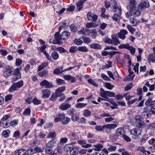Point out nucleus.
Instances as JSON below:
<instances>
[{
  "instance_id": "1",
  "label": "nucleus",
  "mask_w": 155,
  "mask_h": 155,
  "mask_svg": "<svg viewBox=\"0 0 155 155\" xmlns=\"http://www.w3.org/2000/svg\"><path fill=\"white\" fill-rule=\"evenodd\" d=\"M12 75H14L13 78V80L14 81H15L18 79H19L21 77V74L18 68H16L13 70L10 68H6V71L4 74V76L7 78Z\"/></svg>"
},
{
  "instance_id": "2",
  "label": "nucleus",
  "mask_w": 155,
  "mask_h": 155,
  "mask_svg": "<svg viewBox=\"0 0 155 155\" xmlns=\"http://www.w3.org/2000/svg\"><path fill=\"white\" fill-rule=\"evenodd\" d=\"M143 120V118L140 115H136L133 119V122L137 127L141 128L144 127L145 125Z\"/></svg>"
},
{
  "instance_id": "3",
  "label": "nucleus",
  "mask_w": 155,
  "mask_h": 155,
  "mask_svg": "<svg viewBox=\"0 0 155 155\" xmlns=\"http://www.w3.org/2000/svg\"><path fill=\"white\" fill-rule=\"evenodd\" d=\"M117 127V124H110L101 126H96L95 127L96 130L97 131H102L105 128L110 130L114 129Z\"/></svg>"
},
{
  "instance_id": "4",
  "label": "nucleus",
  "mask_w": 155,
  "mask_h": 155,
  "mask_svg": "<svg viewBox=\"0 0 155 155\" xmlns=\"http://www.w3.org/2000/svg\"><path fill=\"white\" fill-rule=\"evenodd\" d=\"M125 133V130L124 128L122 127H119L116 129L115 135L114 136V139L122 137Z\"/></svg>"
},
{
  "instance_id": "5",
  "label": "nucleus",
  "mask_w": 155,
  "mask_h": 155,
  "mask_svg": "<svg viewBox=\"0 0 155 155\" xmlns=\"http://www.w3.org/2000/svg\"><path fill=\"white\" fill-rule=\"evenodd\" d=\"M149 7L150 4L147 0H141V2L138 5V8L139 10H143Z\"/></svg>"
},
{
  "instance_id": "6",
  "label": "nucleus",
  "mask_w": 155,
  "mask_h": 155,
  "mask_svg": "<svg viewBox=\"0 0 155 155\" xmlns=\"http://www.w3.org/2000/svg\"><path fill=\"white\" fill-rule=\"evenodd\" d=\"M100 91L101 96L104 98H105L106 96L110 97H114L115 96L114 93L109 91H105L102 88H100Z\"/></svg>"
},
{
  "instance_id": "7",
  "label": "nucleus",
  "mask_w": 155,
  "mask_h": 155,
  "mask_svg": "<svg viewBox=\"0 0 155 155\" xmlns=\"http://www.w3.org/2000/svg\"><path fill=\"white\" fill-rule=\"evenodd\" d=\"M142 129L137 127L131 129L130 131L131 134L135 136H139L141 134Z\"/></svg>"
},
{
  "instance_id": "8",
  "label": "nucleus",
  "mask_w": 155,
  "mask_h": 155,
  "mask_svg": "<svg viewBox=\"0 0 155 155\" xmlns=\"http://www.w3.org/2000/svg\"><path fill=\"white\" fill-rule=\"evenodd\" d=\"M40 85L41 87H45L46 88H52L53 87L51 83L45 80L42 81L40 83Z\"/></svg>"
},
{
  "instance_id": "9",
  "label": "nucleus",
  "mask_w": 155,
  "mask_h": 155,
  "mask_svg": "<svg viewBox=\"0 0 155 155\" xmlns=\"http://www.w3.org/2000/svg\"><path fill=\"white\" fill-rule=\"evenodd\" d=\"M110 7L112 10L114 12H117L118 10V9L121 8H118L117 3L115 0H111L110 1Z\"/></svg>"
},
{
  "instance_id": "10",
  "label": "nucleus",
  "mask_w": 155,
  "mask_h": 155,
  "mask_svg": "<svg viewBox=\"0 0 155 155\" xmlns=\"http://www.w3.org/2000/svg\"><path fill=\"white\" fill-rule=\"evenodd\" d=\"M42 94L41 97L43 98H46L49 97L51 94L50 90L48 89H44L41 91Z\"/></svg>"
},
{
  "instance_id": "11",
  "label": "nucleus",
  "mask_w": 155,
  "mask_h": 155,
  "mask_svg": "<svg viewBox=\"0 0 155 155\" xmlns=\"http://www.w3.org/2000/svg\"><path fill=\"white\" fill-rule=\"evenodd\" d=\"M117 14L115 13L114 15L112 17L113 20H115L116 21H119L120 16V15L121 13V8H119L118 9V10L115 12Z\"/></svg>"
},
{
  "instance_id": "12",
  "label": "nucleus",
  "mask_w": 155,
  "mask_h": 155,
  "mask_svg": "<svg viewBox=\"0 0 155 155\" xmlns=\"http://www.w3.org/2000/svg\"><path fill=\"white\" fill-rule=\"evenodd\" d=\"M128 33V31L126 30H121L117 34L118 37L122 40H124L126 38L125 35Z\"/></svg>"
},
{
  "instance_id": "13",
  "label": "nucleus",
  "mask_w": 155,
  "mask_h": 155,
  "mask_svg": "<svg viewBox=\"0 0 155 155\" xmlns=\"http://www.w3.org/2000/svg\"><path fill=\"white\" fill-rule=\"evenodd\" d=\"M98 16L90 12L88 13L87 18L88 19L89 21L95 22L97 19Z\"/></svg>"
},
{
  "instance_id": "14",
  "label": "nucleus",
  "mask_w": 155,
  "mask_h": 155,
  "mask_svg": "<svg viewBox=\"0 0 155 155\" xmlns=\"http://www.w3.org/2000/svg\"><path fill=\"white\" fill-rule=\"evenodd\" d=\"M112 38V44L114 45H117L118 44H120V43L119 40L117 38V36L115 35H111Z\"/></svg>"
},
{
  "instance_id": "15",
  "label": "nucleus",
  "mask_w": 155,
  "mask_h": 155,
  "mask_svg": "<svg viewBox=\"0 0 155 155\" xmlns=\"http://www.w3.org/2000/svg\"><path fill=\"white\" fill-rule=\"evenodd\" d=\"M69 138L72 140L78 139L79 138V135L76 132H71L68 135Z\"/></svg>"
},
{
  "instance_id": "16",
  "label": "nucleus",
  "mask_w": 155,
  "mask_h": 155,
  "mask_svg": "<svg viewBox=\"0 0 155 155\" xmlns=\"http://www.w3.org/2000/svg\"><path fill=\"white\" fill-rule=\"evenodd\" d=\"M65 116V114L63 113H58L57 114L54 119V121L55 122L61 121L64 117Z\"/></svg>"
},
{
  "instance_id": "17",
  "label": "nucleus",
  "mask_w": 155,
  "mask_h": 155,
  "mask_svg": "<svg viewBox=\"0 0 155 155\" xmlns=\"http://www.w3.org/2000/svg\"><path fill=\"white\" fill-rule=\"evenodd\" d=\"M130 24L133 26H137L140 23V21L136 20L133 17H131L130 20Z\"/></svg>"
},
{
  "instance_id": "18",
  "label": "nucleus",
  "mask_w": 155,
  "mask_h": 155,
  "mask_svg": "<svg viewBox=\"0 0 155 155\" xmlns=\"http://www.w3.org/2000/svg\"><path fill=\"white\" fill-rule=\"evenodd\" d=\"M62 39L64 40L68 39L70 37V33L68 31H65L61 34Z\"/></svg>"
},
{
  "instance_id": "19",
  "label": "nucleus",
  "mask_w": 155,
  "mask_h": 155,
  "mask_svg": "<svg viewBox=\"0 0 155 155\" xmlns=\"http://www.w3.org/2000/svg\"><path fill=\"white\" fill-rule=\"evenodd\" d=\"M71 106L69 104L63 103L59 106V108L62 110H65L70 108Z\"/></svg>"
},
{
  "instance_id": "20",
  "label": "nucleus",
  "mask_w": 155,
  "mask_h": 155,
  "mask_svg": "<svg viewBox=\"0 0 155 155\" xmlns=\"http://www.w3.org/2000/svg\"><path fill=\"white\" fill-rule=\"evenodd\" d=\"M74 147L72 144L70 143L66 145L64 147V149L65 151L70 152V151L73 149Z\"/></svg>"
},
{
  "instance_id": "21",
  "label": "nucleus",
  "mask_w": 155,
  "mask_h": 155,
  "mask_svg": "<svg viewBox=\"0 0 155 155\" xmlns=\"http://www.w3.org/2000/svg\"><path fill=\"white\" fill-rule=\"evenodd\" d=\"M90 47L95 49H100L101 48V45L97 43H93L90 45Z\"/></svg>"
},
{
  "instance_id": "22",
  "label": "nucleus",
  "mask_w": 155,
  "mask_h": 155,
  "mask_svg": "<svg viewBox=\"0 0 155 155\" xmlns=\"http://www.w3.org/2000/svg\"><path fill=\"white\" fill-rule=\"evenodd\" d=\"M45 150V152L47 154H50L52 152L51 147L47 145L43 148V150Z\"/></svg>"
},
{
  "instance_id": "23",
  "label": "nucleus",
  "mask_w": 155,
  "mask_h": 155,
  "mask_svg": "<svg viewBox=\"0 0 155 155\" xmlns=\"http://www.w3.org/2000/svg\"><path fill=\"white\" fill-rule=\"evenodd\" d=\"M26 151L24 149H19L16 151V155H26Z\"/></svg>"
},
{
  "instance_id": "24",
  "label": "nucleus",
  "mask_w": 155,
  "mask_h": 155,
  "mask_svg": "<svg viewBox=\"0 0 155 155\" xmlns=\"http://www.w3.org/2000/svg\"><path fill=\"white\" fill-rule=\"evenodd\" d=\"M64 71V70H63V67H61L60 68H57L54 70L53 73L54 74H59L62 73Z\"/></svg>"
},
{
  "instance_id": "25",
  "label": "nucleus",
  "mask_w": 155,
  "mask_h": 155,
  "mask_svg": "<svg viewBox=\"0 0 155 155\" xmlns=\"http://www.w3.org/2000/svg\"><path fill=\"white\" fill-rule=\"evenodd\" d=\"M84 1L83 0H81L79 1L77 3V7L79 11L81 10L83 7V4Z\"/></svg>"
},
{
  "instance_id": "26",
  "label": "nucleus",
  "mask_w": 155,
  "mask_h": 155,
  "mask_svg": "<svg viewBox=\"0 0 155 155\" xmlns=\"http://www.w3.org/2000/svg\"><path fill=\"white\" fill-rule=\"evenodd\" d=\"M70 120L71 119L70 118L68 117H65V116L61 121L63 124H66L68 123Z\"/></svg>"
},
{
  "instance_id": "27",
  "label": "nucleus",
  "mask_w": 155,
  "mask_h": 155,
  "mask_svg": "<svg viewBox=\"0 0 155 155\" xmlns=\"http://www.w3.org/2000/svg\"><path fill=\"white\" fill-rule=\"evenodd\" d=\"M127 8L128 10H130V12H132L136 9V7L135 5L129 4L127 7Z\"/></svg>"
},
{
  "instance_id": "28",
  "label": "nucleus",
  "mask_w": 155,
  "mask_h": 155,
  "mask_svg": "<svg viewBox=\"0 0 155 155\" xmlns=\"http://www.w3.org/2000/svg\"><path fill=\"white\" fill-rule=\"evenodd\" d=\"M78 51L82 52H87L88 51V49L85 46H80L78 47Z\"/></svg>"
},
{
  "instance_id": "29",
  "label": "nucleus",
  "mask_w": 155,
  "mask_h": 155,
  "mask_svg": "<svg viewBox=\"0 0 155 155\" xmlns=\"http://www.w3.org/2000/svg\"><path fill=\"white\" fill-rule=\"evenodd\" d=\"M59 32L58 31L56 32L54 35V38L55 39L57 40L58 41H61V40L62 39L61 34L60 35Z\"/></svg>"
},
{
  "instance_id": "30",
  "label": "nucleus",
  "mask_w": 155,
  "mask_h": 155,
  "mask_svg": "<svg viewBox=\"0 0 155 155\" xmlns=\"http://www.w3.org/2000/svg\"><path fill=\"white\" fill-rule=\"evenodd\" d=\"M48 71L44 70L41 71H39L38 73L39 75L41 77H45L48 75Z\"/></svg>"
},
{
  "instance_id": "31",
  "label": "nucleus",
  "mask_w": 155,
  "mask_h": 155,
  "mask_svg": "<svg viewBox=\"0 0 155 155\" xmlns=\"http://www.w3.org/2000/svg\"><path fill=\"white\" fill-rule=\"evenodd\" d=\"M48 64V62H45L43 63L42 64L40 65L38 67V71H40L41 70H42L44 68H45Z\"/></svg>"
},
{
  "instance_id": "32",
  "label": "nucleus",
  "mask_w": 155,
  "mask_h": 155,
  "mask_svg": "<svg viewBox=\"0 0 155 155\" xmlns=\"http://www.w3.org/2000/svg\"><path fill=\"white\" fill-rule=\"evenodd\" d=\"M87 105V104L78 103L75 105V107L76 108H81L85 107Z\"/></svg>"
},
{
  "instance_id": "33",
  "label": "nucleus",
  "mask_w": 155,
  "mask_h": 155,
  "mask_svg": "<svg viewBox=\"0 0 155 155\" xmlns=\"http://www.w3.org/2000/svg\"><path fill=\"white\" fill-rule=\"evenodd\" d=\"M94 147H95V148L94 149V150L98 151H100L103 148V146L102 144H100L94 145Z\"/></svg>"
},
{
  "instance_id": "34",
  "label": "nucleus",
  "mask_w": 155,
  "mask_h": 155,
  "mask_svg": "<svg viewBox=\"0 0 155 155\" xmlns=\"http://www.w3.org/2000/svg\"><path fill=\"white\" fill-rule=\"evenodd\" d=\"M130 46V45L128 43H127L126 44H122L121 45H119L118 48L119 49L125 48L128 49Z\"/></svg>"
},
{
  "instance_id": "35",
  "label": "nucleus",
  "mask_w": 155,
  "mask_h": 155,
  "mask_svg": "<svg viewBox=\"0 0 155 155\" xmlns=\"http://www.w3.org/2000/svg\"><path fill=\"white\" fill-rule=\"evenodd\" d=\"M51 56L54 60H56L59 58V54L58 53L55 51L52 52L51 54Z\"/></svg>"
},
{
  "instance_id": "36",
  "label": "nucleus",
  "mask_w": 155,
  "mask_h": 155,
  "mask_svg": "<svg viewBox=\"0 0 155 155\" xmlns=\"http://www.w3.org/2000/svg\"><path fill=\"white\" fill-rule=\"evenodd\" d=\"M91 115V112L88 109H86L83 111V115L85 117H87Z\"/></svg>"
},
{
  "instance_id": "37",
  "label": "nucleus",
  "mask_w": 155,
  "mask_h": 155,
  "mask_svg": "<svg viewBox=\"0 0 155 155\" xmlns=\"http://www.w3.org/2000/svg\"><path fill=\"white\" fill-rule=\"evenodd\" d=\"M18 89L17 87V85L15 84H14L9 88V90L10 91L12 92L15 90H17Z\"/></svg>"
},
{
  "instance_id": "38",
  "label": "nucleus",
  "mask_w": 155,
  "mask_h": 155,
  "mask_svg": "<svg viewBox=\"0 0 155 155\" xmlns=\"http://www.w3.org/2000/svg\"><path fill=\"white\" fill-rule=\"evenodd\" d=\"M78 150L77 149L76 147H74L71 151H70V154L71 155H76L77 154Z\"/></svg>"
},
{
  "instance_id": "39",
  "label": "nucleus",
  "mask_w": 155,
  "mask_h": 155,
  "mask_svg": "<svg viewBox=\"0 0 155 155\" xmlns=\"http://www.w3.org/2000/svg\"><path fill=\"white\" fill-rule=\"evenodd\" d=\"M96 26V25L93 22L87 23L86 24V28H94Z\"/></svg>"
},
{
  "instance_id": "40",
  "label": "nucleus",
  "mask_w": 155,
  "mask_h": 155,
  "mask_svg": "<svg viewBox=\"0 0 155 155\" xmlns=\"http://www.w3.org/2000/svg\"><path fill=\"white\" fill-rule=\"evenodd\" d=\"M78 142L79 144L81 145L82 147L84 148L87 141L84 140H79L78 141Z\"/></svg>"
},
{
  "instance_id": "41",
  "label": "nucleus",
  "mask_w": 155,
  "mask_h": 155,
  "mask_svg": "<svg viewBox=\"0 0 155 155\" xmlns=\"http://www.w3.org/2000/svg\"><path fill=\"white\" fill-rule=\"evenodd\" d=\"M145 148L143 146H139L136 148V150L137 151H140L143 153H144L145 151Z\"/></svg>"
},
{
  "instance_id": "42",
  "label": "nucleus",
  "mask_w": 155,
  "mask_h": 155,
  "mask_svg": "<svg viewBox=\"0 0 155 155\" xmlns=\"http://www.w3.org/2000/svg\"><path fill=\"white\" fill-rule=\"evenodd\" d=\"M74 43L78 45H81L83 43V41L79 38L75 39L74 41Z\"/></svg>"
},
{
  "instance_id": "43",
  "label": "nucleus",
  "mask_w": 155,
  "mask_h": 155,
  "mask_svg": "<svg viewBox=\"0 0 155 155\" xmlns=\"http://www.w3.org/2000/svg\"><path fill=\"white\" fill-rule=\"evenodd\" d=\"M79 116L78 115H76V114L72 115L71 117V120L74 121H76L78 120Z\"/></svg>"
},
{
  "instance_id": "44",
  "label": "nucleus",
  "mask_w": 155,
  "mask_h": 155,
  "mask_svg": "<svg viewBox=\"0 0 155 155\" xmlns=\"http://www.w3.org/2000/svg\"><path fill=\"white\" fill-rule=\"evenodd\" d=\"M127 28L132 34H134L135 31V29L129 25H127Z\"/></svg>"
},
{
  "instance_id": "45",
  "label": "nucleus",
  "mask_w": 155,
  "mask_h": 155,
  "mask_svg": "<svg viewBox=\"0 0 155 155\" xmlns=\"http://www.w3.org/2000/svg\"><path fill=\"white\" fill-rule=\"evenodd\" d=\"M155 128V123H152L148 125H147L146 130Z\"/></svg>"
},
{
  "instance_id": "46",
  "label": "nucleus",
  "mask_w": 155,
  "mask_h": 155,
  "mask_svg": "<svg viewBox=\"0 0 155 155\" xmlns=\"http://www.w3.org/2000/svg\"><path fill=\"white\" fill-rule=\"evenodd\" d=\"M30 109L29 108H27L25 109L22 114L24 116H27L30 115Z\"/></svg>"
},
{
  "instance_id": "47",
  "label": "nucleus",
  "mask_w": 155,
  "mask_h": 155,
  "mask_svg": "<svg viewBox=\"0 0 155 155\" xmlns=\"http://www.w3.org/2000/svg\"><path fill=\"white\" fill-rule=\"evenodd\" d=\"M127 50L130 51V53L132 55H134L135 53V48L133 47L130 46Z\"/></svg>"
},
{
  "instance_id": "48",
  "label": "nucleus",
  "mask_w": 155,
  "mask_h": 155,
  "mask_svg": "<svg viewBox=\"0 0 155 155\" xmlns=\"http://www.w3.org/2000/svg\"><path fill=\"white\" fill-rule=\"evenodd\" d=\"M152 100V98L151 97H149L147 101L145 102V104L148 106H151V103Z\"/></svg>"
},
{
  "instance_id": "49",
  "label": "nucleus",
  "mask_w": 155,
  "mask_h": 155,
  "mask_svg": "<svg viewBox=\"0 0 155 155\" xmlns=\"http://www.w3.org/2000/svg\"><path fill=\"white\" fill-rule=\"evenodd\" d=\"M57 84L59 85L64 84H65V81L60 78H57L56 79Z\"/></svg>"
},
{
  "instance_id": "50",
  "label": "nucleus",
  "mask_w": 155,
  "mask_h": 155,
  "mask_svg": "<svg viewBox=\"0 0 155 155\" xmlns=\"http://www.w3.org/2000/svg\"><path fill=\"white\" fill-rule=\"evenodd\" d=\"M87 82L89 84H91L94 86L96 87L98 86V85L95 82L94 80L92 79H88L87 80Z\"/></svg>"
},
{
  "instance_id": "51",
  "label": "nucleus",
  "mask_w": 155,
  "mask_h": 155,
  "mask_svg": "<svg viewBox=\"0 0 155 155\" xmlns=\"http://www.w3.org/2000/svg\"><path fill=\"white\" fill-rule=\"evenodd\" d=\"M56 136V133L55 132L51 131L48 135V138H54Z\"/></svg>"
},
{
  "instance_id": "52",
  "label": "nucleus",
  "mask_w": 155,
  "mask_h": 155,
  "mask_svg": "<svg viewBox=\"0 0 155 155\" xmlns=\"http://www.w3.org/2000/svg\"><path fill=\"white\" fill-rule=\"evenodd\" d=\"M10 132V131L9 130H6L3 131L2 133V135L4 137H7L9 136V133Z\"/></svg>"
},
{
  "instance_id": "53",
  "label": "nucleus",
  "mask_w": 155,
  "mask_h": 155,
  "mask_svg": "<svg viewBox=\"0 0 155 155\" xmlns=\"http://www.w3.org/2000/svg\"><path fill=\"white\" fill-rule=\"evenodd\" d=\"M78 48L76 46L71 47L69 49V51L70 52L74 53L77 51Z\"/></svg>"
},
{
  "instance_id": "54",
  "label": "nucleus",
  "mask_w": 155,
  "mask_h": 155,
  "mask_svg": "<svg viewBox=\"0 0 155 155\" xmlns=\"http://www.w3.org/2000/svg\"><path fill=\"white\" fill-rule=\"evenodd\" d=\"M82 38L84 43H85L88 44L91 42L90 39L88 37L85 36H83L82 37Z\"/></svg>"
},
{
  "instance_id": "55",
  "label": "nucleus",
  "mask_w": 155,
  "mask_h": 155,
  "mask_svg": "<svg viewBox=\"0 0 155 155\" xmlns=\"http://www.w3.org/2000/svg\"><path fill=\"white\" fill-rule=\"evenodd\" d=\"M91 35L93 38H94L97 36V32L95 29H91Z\"/></svg>"
},
{
  "instance_id": "56",
  "label": "nucleus",
  "mask_w": 155,
  "mask_h": 155,
  "mask_svg": "<svg viewBox=\"0 0 155 155\" xmlns=\"http://www.w3.org/2000/svg\"><path fill=\"white\" fill-rule=\"evenodd\" d=\"M133 84L132 83H130L128 85L124 87V90L125 91H128L129 90H130L132 87H133Z\"/></svg>"
},
{
  "instance_id": "57",
  "label": "nucleus",
  "mask_w": 155,
  "mask_h": 155,
  "mask_svg": "<svg viewBox=\"0 0 155 155\" xmlns=\"http://www.w3.org/2000/svg\"><path fill=\"white\" fill-rule=\"evenodd\" d=\"M56 50L60 53H64L66 52V50L62 47H58L57 48Z\"/></svg>"
},
{
  "instance_id": "58",
  "label": "nucleus",
  "mask_w": 155,
  "mask_h": 155,
  "mask_svg": "<svg viewBox=\"0 0 155 155\" xmlns=\"http://www.w3.org/2000/svg\"><path fill=\"white\" fill-rule=\"evenodd\" d=\"M18 124V121L16 120H15L11 121L10 125L12 127H14L16 126Z\"/></svg>"
},
{
  "instance_id": "59",
  "label": "nucleus",
  "mask_w": 155,
  "mask_h": 155,
  "mask_svg": "<svg viewBox=\"0 0 155 155\" xmlns=\"http://www.w3.org/2000/svg\"><path fill=\"white\" fill-rule=\"evenodd\" d=\"M101 76L102 78L105 81H110V78L108 76L104 74H102Z\"/></svg>"
},
{
  "instance_id": "60",
  "label": "nucleus",
  "mask_w": 155,
  "mask_h": 155,
  "mask_svg": "<svg viewBox=\"0 0 155 155\" xmlns=\"http://www.w3.org/2000/svg\"><path fill=\"white\" fill-rule=\"evenodd\" d=\"M104 42L106 43L111 44L112 39L108 37H106L104 39Z\"/></svg>"
},
{
  "instance_id": "61",
  "label": "nucleus",
  "mask_w": 155,
  "mask_h": 155,
  "mask_svg": "<svg viewBox=\"0 0 155 155\" xmlns=\"http://www.w3.org/2000/svg\"><path fill=\"white\" fill-rule=\"evenodd\" d=\"M27 154H28V155H29V154H32L36 153L34 149L33 150L32 148H31L28 149L27 150Z\"/></svg>"
},
{
  "instance_id": "62",
  "label": "nucleus",
  "mask_w": 155,
  "mask_h": 155,
  "mask_svg": "<svg viewBox=\"0 0 155 155\" xmlns=\"http://www.w3.org/2000/svg\"><path fill=\"white\" fill-rule=\"evenodd\" d=\"M17 87L18 88L21 87L23 85V82L22 81H20L16 83H15Z\"/></svg>"
},
{
  "instance_id": "63",
  "label": "nucleus",
  "mask_w": 155,
  "mask_h": 155,
  "mask_svg": "<svg viewBox=\"0 0 155 155\" xmlns=\"http://www.w3.org/2000/svg\"><path fill=\"white\" fill-rule=\"evenodd\" d=\"M10 116L9 114L5 115L1 119L2 121H6L10 117Z\"/></svg>"
},
{
  "instance_id": "64",
  "label": "nucleus",
  "mask_w": 155,
  "mask_h": 155,
  "mask_svg": "<svg viewBox=\"0 0 155 155\" xmlns=\"http://www.w3.org/2000/svg\"><path fill=\"white\" fill-rule=\"evenodd\" d=\"M108 151L106 150L103 149L99 155H108Z\"/></svg>"
}]
</instances>
